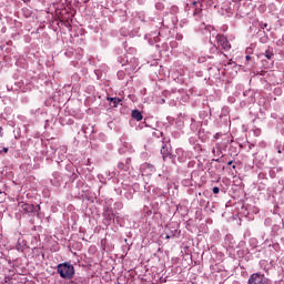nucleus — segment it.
Listing matches in <instances>:
<instances>
[{"mask_svg": "<svg viewBox=\"0 0 284 284\" xmlns=\"http://www.w3.org/2000/svg\"><path fill=\"white\" fill-rule=\"evenodd\" d=\"M57 272L61 278H65L67 281L74 278V266L68 262L59 264Z\"/></svg>", "mask_w": 284, "mask_h": 284, "instance_id": "obj_1", "label": "nucleus"}, {"mask_svg": "<svg viewBox=\"0 0 284 284\" xmlns=\"http://www.w3.org/2000/svg\"><path fill=\"white\" fill-rule=\"evenodd\" d=\"M247 284H268L267 277L263 274L254 273L250 276Z\"/></svg>", "mask_w": 284, "mask_h": 284, "instance_id": "obj_2", "label": "nucleus"}, {"mask_svg": "<svg viewBox=\"0 0 284 284\" xmlns=\"http://www.w3.org/2000/svg\"><path fill=\"white\" fill-rule=\"evenodd\" d=\"M216 41H217V45L219 48H221L222 50H232V44L230 43V40H227V38L225 36H216Z\"/></svg>", "mask_w": 284, "mask_h": 284, "instance_id": "obj_3", "label": "nucleus"}, {"mask_svg": "<svg viewBox=\"0 0 284 284\" xmlns=\"http://www.w3.org/2000/svg\"><path fill=\"white\" fill-rule=\"evenodd\" d=\"M21 210L24 214H32L34 212V204L24 203L21 205Z\"/></svg>", "mask_w": 284, "mask_h": 284, "instance_id": "obj_4", "label": "nucleus"}, {"mask_svg": "<svg viewBox=\"0 0 284 284\" xmlns=\"http://www.w3.org/2000/svg\"><path fill=\"white\" fill-rule=\"evenodd\" d=\"M131 116L134 119V121H143V113H141L139 110H133Z\"/></svg>", "mask_w": 284, "mask_h": 284, "instance_id": "obj_5", "label": "nucleus"}, {"mask_svg": "<svg viewBox=\"0 0 284 284\" xmlns=\"http://www.w3.org/2000/svg\"><path fill=\"white\" fill-rule=\"evenodd\" d=\"M161 154L163 156V159H168V156H171V152L168 150V145H162V149H161Z\"/></svg>", "mask_w": 284, "mask_h": 284, "instance_id": "obj_6", "label": "nucleus"}, {"mask_svg": "<svg viewBox=\"0 0 284 284\" xmlns=\"http://www.w3.org/2000/svg\"><path fill=\"white\" fill-rule=\"evenodd\" d=\"M203 12V9L195 7L193 11V17L196 18V21L201 20V13Z\"/></svg>", "mask_w": 284, "mask_h": 284, "instance_id": "obj_7", "label": "nucleus"}, {"mask_svg": "<svg viewBox=\"0 0 284 284\" xmlns=\"http://www.w3.org/2000/svg\"><path fill=\"white\" fill-rule=\"evenodd\" d=\"M264 57L266 58V59H268L270 61H272V59H274V51H272V50H266L265 51V53H264Z\"/></svg>", "mask_w": 284, "mask_h": 284, "instance_id": "obj_8", "label": "nucleus"}, {"mask_svg": "<svg viewBox=\"0 0 284 284\" xmlns=\"http://www.w3.org/2000/svg\"><path fill=\"white\" fill-rule=\"evenodd\" d=\"M123 101L121 98H114L112 99L113 108H119V104Z\"/></svg>", "mask_w": 284, "mask_h": 284, "instance_id": "obj_9", "label": "nucleus"}, {"mask_svg": "<svg viewBox=\"0 0 284 284\" xmlns=\"http://www.w3.org/2000/svg\"><path fill=\"white\" fill-rule=\"evenodd\" d=\"M219 192H221V189H219V186H214L213 194H219Z\"/></svg>", "mask_w": 284, "mask_h": 284, "instance_id": "obj_10", "label": "nucleus"}, {"mask_svg": "<svg viewBox=\"0 0 284 284\" xmlns=\"http://www.w3.org/2000/svg\"><path fill=\"white\" fill-rule=\"evenodd\" d=\"M193 8H197L196 6H199V1H193L191 4Z\"/></svg>", "mask_w": 284, "mask_h": 284, "instance_id": "obj_11", "label": "nucleus"}, {"mask_svg": "<svg viewBox=\"0 0 284 284\" xmlns=\"http://www.w3.org/2000/svg\"><path fill=\"white\" fill-rule=\"evenodd\" d=\"M8 151H9L8 148H3V149H2V152H4V154H8Z\"/></svg>", "mask_w": 284, "mask_h": 284, "instance_id": "obj_12", "label": "nucleus"}, {"mask_svg": "<svg viewBox=\"0 0 284 284\" xmlns=\"http://www.w3.org/2000/svg\"><path fill=\"white\" fill-rule=\"evenodd\" d=\"M3 136V128L0 126V138Z\"/></svg>", "mask_w": 284, "mask_h": 284, "instance_id": "obj_13", "label": "nucleus"}, {"mask_svg": "<svg viewBox=\"0 0 284 284\" xmlns=\"http://www.w3.org/2000/svg\"><path fill=\"white\" fill-rule=\"evenodd\" d=\"M252 57L251 55H246V61H251Z\"/></svg>", "mask_w": 284, "mask_h": 284, "instance_id": "obj_14", "label": "nucleus"}, {"mask_svg": "<svg viewBox=\"0 0 284 284\" xmlns=\"http://www.w3.org/2000/svg\"><path fill=\"white\" fill-rule=\"evenodd\" d=\"M277 153L283 154V151H281V148H277Z\"/></svg>", "mask_w": 284, "mask_h": 284, "instance_id": "obj_15", "label": "nucleus"}, {"mask_svg": "<svg viewBox=\"0 0 284 284\" xmlns=\"http://www.w3.org/2000/svg\"><path fill=\"white\" fill-rule=\"evenodd\" d=\"M232 163H234V161L231 160L227 162V165H232Z\"/></svg>", "mask_w": 284, "mask_h": 284, "instance_id": "obj_16", "label": "nucleus"}, {"mask_svg": "<svg viewBox=\"0 0 284 284\" xmlns=\"http://www.w3.org/2000/svg\"><path fill=\"white\" fill-rule=\"evenodd\" d=\"M24 3H29L30 0H22Z\"/></svg>", "mask_w": 284, "mask_h": 284, "instance_id": "obj_17", "label": "nucleus"}, {"mask_svg": "<svg viewBox=\"0 0 284 284\" xmlns=\"http://www.w3.org/2000/svg\"><path fill=\"white\" fill-rule=\"evenodd\" d=\"M112 99H114V98H108V101H111V102H112Z\"/></svg>", "mask_w": 284, "mask_h": 284, "instance_id": "obj_18", "label": "nucleus"}, {"mask_svg": "<svg viewBox=\"0 0 284 284\" xmlns=\"http://www.w3.org/2000/svg\"><path fill=\"white\" fill-rule=\"evenodd\" d=\"M233 170H236V165H233Z\"/></svg>", "mask_w": 284, "mask_h": 284, "instance_id": "obj_19", "label": "nucleus"}]
</instances>
